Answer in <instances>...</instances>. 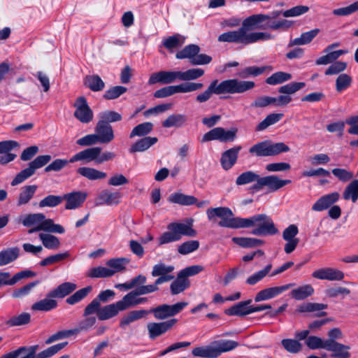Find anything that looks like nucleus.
Listing matches in <instances>:
<instances>
[{
	"label": "nucleus",
	"mask_w": 358,
	"mask_h": 358,
	"mask_svg": "<svg viewBox=\"0 0 358 358\" xmlns=\"http://www.w3.org/2000/svg\"><path fill=\"white\" fill-rule=\"evenodd\" d=\"M312 276L320 280H341L344 278V273L340 270L332 268H324L315 271Z\"/></svg>",
	"instance_id": "nucleus-18"
},
{
	"label": "nucleus",
	"mask_w": 358,
	"mask_h": 358,
	"mask_svg": "<svg viewBox=\"0 0 358 358\" xmlns=\"http://www.w3.org/2000/svg\"><path fill=\"white\" fill-rule=\"evenodd\" d=\"M168 201L182 206H191L196 203L197 199L192 195H186L180 192H175L169 196Z\"/></svg>",
	"instance_id": "nucleus-33"
},
{
	"label": "nucleus",
	"mask_w": 358,
	"mask_h": 358,
	"mask_svg": "<svg viewBox=\"0 0 358 358\" xmlns=\"http://www.w3.org/2000/svg\"><path fill=\"white\" fill-rule=\"evenodd\" d=\"M178 322V320L173 318L161 322H150L147 325L149 338L152 340L162 336Z\"/></svg>",
	"instance_id": "nucleus-14"
},
{
	"label": "nucleus",
	"mask_w": 358,
	"mask_h": 358,
	"mask_svg": "<svg viewBox=\"0 0 358 358\" xmlns=\"http://www.w3.org/2000/svg\"><path fill=\"white\" fill-rule=\"evenodd\" d=\"M236 137V130H225L222 127H215L206 132L202 137L201 142L219 141L220 142H231Z\"/></svg>",
	"instance_id": "nucleus-12"
},
{
	"label": "nucleus",
	"mask_w": 358,
	"mask_h": 358,
	"mask_svg": "<svg viewBox=\"0 0 358 358\" xmlns=\"http://www.w3.org/2000/svg\"><path fill=\"white\" fill-rule=\"evenodd\" d=\"M95 133L99 138V143H108L114 138L112 126L108 122L99 120L95 127Z\"/></svg>",
	"instance_id": "nucleus-17"
},
{
	"label": "nucleus",
	"mask_w": 358,
	"mask_h": 358,
	"mask_svg": "<svg viewBox=\"0 0 358 358\" xmlns=\"http://www.w3.org/2000/svg\"><path fill=\"white\" fill-rule=\"evenodd\" d=\"M148 314L146 310H133L123 315L120 320L119 327L121 329H125L132 322L144 318Z\"/></svg>",
	"instance_id": "nucleus-21"
},
{
	"label": "nucleus",
	"mask_w": 358,
	"mask_h": 358,
	"mask_svg": "<svg viewBox=\"0 0 358 358\" xmlns=\"http://www.w3.org/2000/svg\"><path fill=\"white\" fill-rule=\"evenodd\" d=\"M139 296L136 290H133L123 296V298L118 301V306L122 311L129 309V308L136 306V296Z\"/></svg>",
	"instance_id": "nucleus-52"
},
{
	"label": "nucleus",
	"mask_w": 358,
	"mask_h": 358,
	"mask_svg": "<svg viewBox=\"0 0 358 358\" xmlns=\"http://www.w3.org/2000/svg\"><path fill=\"white\" fill-rule=\"evenodd\" d=\"M127 90V88L124 86H114L105 91L103 97L106 100L115 99L125 93Z\"/></svg>",
	"instance_id": "nucleus-64"
},
{
	"label": "nucleus",
	"mask_w": 358,
	"mask_h": 358,
	"mask_svg": "<svg viewBox=\"0 0 358 358\" xmlns=\"http://www.w3.org/2000/svg\"><path fill=\"white\" fill-rule=\"evenodd\" d=\"M255 86V82L250 80H239L234 78L223 80L218 84V80L215 79L204 92L196 96V101L198 103H204L210 99L213 94H241L252 90Z\"/></svg>",
	"instance_id": "nucleus-2"
},
{
	"label": "nucleus",
	"mask_w": 358,
	"mask_h": 358,
	"mask_svg": "<svg viewBox=\"0 0 358 358\" xmlns=\"http://www.w3.org/2000/svg\"><path fill=\"white\" fill-rule=\"evenodd\" d=\"M273 36L267 32H251L248 34L245 31V45L254 43L259 41H267L273 39Z\"/></svg>",
	"instance_id": "nucleus-56"
},
{
	"label": "nucleus",
	"mask_w": 358,
	"mask_h": 358,
	"mask_svg": "<svg viewBox=\"0 0 358 358\" xmlns=\"http://www.w3.org/2000/svg\"><path fill=\"white\" fill-rule=\"evenodd\" d=\"M199 245V242L196 240L187 241L178 246V252L182 255H186L198 250Z\"/></svg>",
	"instance_id": "nucleus-63"
},
{
	"label": "nucleus",
	"mask_w": 358,
	"mask_h": 358,
	"mask_svg": "<svg viewBox=\"0 0 358 358\" xmlns=\"http://www.w3.org/2000/svg\"><path fill=\"white\" fill-rule=\"evenodd\" d=\"M343 197L345 200H351L355 203L358 199V179L354 180L345 187Z\"/></svg>",
	"instance_id": "nucleus-49"
},
{
	"label": "nucleus",
	"mask_w": 358,
	"mask_h": 358,
	"mask_svg": "<svg viewBox=\"0 0 358 358\" xmlns=\"http://www.w3.org/2000/svg\"><path fill=\"white\" fill-rule=\"evenodd\" d=\"M129 262L127 258H113L106 262V265L115 275L116 273L124 271Z\"/></svg>",
	"instance_id": "nucleus-51"
},
{
	"label": "nucleus",
	"mask_w": 358,
	"mask_h": 358,
	"mask_svg": "<svg viewBox=\"0 0 358 358\" xmlns=\"http://www.w3.org/2000/svg\"><path fill=\"white\" fill-rule=\"evenodd\" d=\"M232 241L244 248H255L264 243L263 240L248 237H234Z\"/></svg>",
	"instance_id": "nucleus-45"
},
{
	"label": "nucleus",
	"mask_w": 358,
	"mask_h": 358,
	"mask_svg": "<svg viewBox=\"0 0 358 358\" xmlns=\"http://www.w3.org/2000/svg\"><path fill=\"white\" fill-rule=\"evenodd\" d=\"M319 32L320 29L317 28L303 32L301 34L300 37L291 40L289 43V46L291 47L293 45H303L308 44L313 40Z\"/></svg>",
	"instance_id": "nucleus-35"
},
{
	"label": "nucleus",
	"mask_w": 358,
	"mask_h": 358,
	"mask_svg": "<svg viewBox=\"0 0 358 358\" xmlns=\"http://www.w3.org/2000/svg\"><path fill=\"white\" fill-rule=\"evenodd\" d=\"M314 293V289L311 285H304L292 289L290 296L298 301L303 300L310 296Z\"/></svg>",
	"instance_id": "nucleus-38"
},
{
	"label": "nucleus",
	"mask_w": 358,
	"mask_h": 358,
	"mask_svg": "<svg viewBox=\"0 0 358 358\" xmlns=\"http://www.w3.org/2000/svg\"><path fill=\"white\" fill-rule=\"evenodd\" d=\"M268 16L266 14L252 15L245 18L242 23L245 31L254 29H271L288 31L294 24V22L286 19H280L278 21L266 22Z\"/></svg>",
	"instance_id": "nucleus-3"
},
{
	"label": "nucleus",
	"mask_w": 358,
	"mask_h": 358,
	"mask_svg": "<svg viewBox=\"0 0 358 358\" xmlns=\"http://www.w3.org/2000/svg\"><path fill=\"white\" fill-rule=\"evenodd\" d=\"M245 31L241 27L238 30L222 33L218 36L217 40L220 42L242 43L245 45Z\"/></svg>",
	"instance_id": "nucleus-20"
},
{
	"label": "nucleus",
	"mask_w": 358,
	"mask_h": 358,
	"mask_svg": "<svg viewBox=\"0 0 358 358\" xmlns=\"http://www.w3.org/2000/svg\"><path fill=\"white\" fill-rule=\"evenodd\" d=\"M190 285L189 280L184 278L179 273L176 279L172 282L170 286L171 292L173 295L178 294L188 288Z\"/></svg>",
	"instance_id": "nucleus-36"
},
{
	"label": "nucleus",
	"mask_w": 358,
	"mask_h": 358,
	"mask_svg": "<svg viewBox=\"0 0 358 358\" xmlns=\"http://www.w3.org/2000/svg\"><path fill=\"white\" fill-rule=\"evenodd\" d=\"M96 322V317L92 315L85 317V319L80 320L76 327L72 329L74 334L76 335L80 332L88 331L93 328Z\"/></svg>",
	"instance_id": "nucleus-42"
},
{
	"label": "nucleus",
	"mask_w": 358,
	"mask_h": 358,
	"mask_svg": "<svg viewBox=\"0 0 358 358\" xmlns=\"http://www.w3.org/2000/svg\"><path fill=\"white\" fill-rule=\"evenodd\" d=\"M73 107L76 108L73 116L80 122L87 124L93 120V111L85 96L78 97L73 103Z\"/></svg>",
	"instance_id": "nucleus-11"
},
{
	"label": "nucleus",
	"mask_w": 358,
	"mask_h": 358,
	"mask_svg": "<svg viewBox=\"0 0 358 358\" xmlns=\"http://www.w3.org/2000/svg\"><path fill=\"white\" fill-rule=\"evenodd\" d=\"M40 231L57 234L64 233V227L60 224H55L52 219H48L38 227H32V228L28 230V234H31Z\"/></svg>",
	"instance_id": "nucleus-25"
},
{
	"label": "nucleus",
	"mask_w": 358,
	"mask_h": 358,
	"mask_svg": "<svg viewBox=\"0 0 358 358\" xmlns=\"http://www.w3.org/2000/svg\"><path fill=\"white\" fill-rule=\"evenodd\" d=\"M201 50L200 47L196 44H189L183 49L177 52L176 57L178 59H189V62L193 60V58L199 53Z\"/></svg>",
	"instance_id": "nucleus-37"
},
{
	"label": "nucleus",
	"mask_w": 358,
	"mask_h": 358,
	"mask_svg": "<svg viewBox=\"0 0 358 358\" xmlns=\"http://www.w3.org/2000/svg\"><path fill=\"white\" fill-rule=\"evenodd\" d=\"M84 85L92 92H99L105 87V83L99 75H88L83 80Z\"/></svg>",
	"instance_id": "nucleus-34"
},
{
	"label": "nucleus",
	"mask_w": 358,
	"mask_h": 358,
	"mask_svg": "<svg viewBox=\"0 0 358 358\" xmlns=\"http://www.w3.org/2000/svg\"><path fill=\"white\" fill-rule=\"evenodd\" d=\"M187 306V302H178L173 305L162 304L150 308L148 313L153 314L155 318L158 320H164L179 313Z\"/></svg>",
	"instance_id": "nucleus-9"
},
{
	"label": "nucleus",
	"mask_w": 358,
	"mask_h": 358,
	"mask_svg": "<svg viewBox=\"0 0 358 358\" xmlns=\"http://www.w3.org/2000/svg\"><path fill=\"white\" fill-rule=\"evenodd\" d=\"M252 299L240 301L224 310V313L230 316L244 317L252 313Z\"/></svg>",
	"instance_id": "nucleus-19"
},
{
	"label": "nucleus",
	"mask_w": 358,
	"mask_h": 358,
	"mask_svg": "<svg viewBox=\"0 0 358 358\" xmlns=\"http://www.w3.org/2000/svg\"><path fill=\"white\" fill-rule=\"evenodd\" d=\"M294 286H295L294 283H289L281 286L271 287L264 289L256 294L255 297V301L259 302L273 299L280 295L282 292L288 290L289 289L293 287Z\"/></svg>",
	"instance_id": "nucleus-15"
},
{
	"label": "nucleus",
	"mask_w": 358,
	"mask_h": 358,
	"mask_svg": "<svg viewBox=\"0 0 358 358\" xmlns=\"http://www.w3.org/2000/svg\"><path fill=\"white\" fill-rule=\"evenodd\" d=\"M77 172L82 176L92 180L103 179L106 177V173L89 167H80L77 170Z\"/></svg>",
	"instance_id": "nucleus-47"
},
{
	"label": "nucleus",
	"mask_w": 358,
	"mask_h": 358,
	"mask_svg": "<svg viewBox=\"0 0 358 358\" xmlns=\"http://www.w3.org/2000/svg\"><path fill=\"white\" fill-rule=\"evenodd\" d=\"M39 238L44 247L48 249L55 250L60 246L59 239L57 236L50 234L41 233L39 234Z\"/></svg>",
	"instance_id": "nucleus-53"
},
{
	"label": "nucleus",
	"mask_w": 358,
	"mask_h": 358,
	"mask_svg": "<svg viewBox=\"0 0 358 358\" xmlns=\"http://www.w3.org/2000/svg\"><path fill=\"white\" fill-rule=\"evenodd\" d=\"M259 176L255 172L251 171H245L238 176L236 180V184L237 185H244L246 184L251 183L252 182H257L259 179Z\"/></svg>",
	"instance_id": "nucleus-60"
},
{
	"label": "nucleus",
	"mask_w": 358,
	"mask_h": 358,
	"mask_svg": "<svg viewBox=\"0 0 358 358\" xmlns=\"http://www.w3.org/2000/svg\"><path fill=\"white\" fill-rule=\"evenodd\" d=\"M122 194L119 192H112L108 189L102 191L97 197L96 205H117L120 203Z\"/></svg>",
	"instance_id": "nucleus-24"
},
{
	"label": "nucleus",
	"mask_w": 358,
	"mask_h": 358,
	"mask_svg": "<svg viewBox=\"0 0 358 358\" xmlns=\"http://www.w3.org/2000/svg\"><path fill=\"white\" fill-rule=\"evenodd\" d=\"M20 248H8L0 252V266L7 265L15 261L20 256Z\"/></svg>",
	"instance_id": "nucleus-32"
},
{
	"label": "nucleus",
	"mask_w": 358,
	"mask_h": 358,
	"mask_svg": "<svg viewBox=\"0 0 358 358\" xmlns=\"http://www.w3.org/2000/svg\"><path fill=\"white\" fill-rule=\"evenodd\" d=\"M20 143L13 140L2 141L0 142V154L6 155V157H17V154L11 153L13 150L18 151Z\"/></svg>",
	"instance_id": "nucleus-40"
},
{
	"label": "nucleus",
	"mask_w": 358,
	"mask_h": 358,
	"mask_svg": "<svg viewBox=\"0 0 358 358\" xmlns=\"http://www.w3.org/2000/svg\"><path fill=\"white\" fill-rule=\"evenodd\" d=\"M292 78V75L287 72L278 71L266 79V83L271 85L281 84Z\"/></svg>",
	"instance_id": "nucleus-57"
},
{
	"label": "nucleus",
	"mask_w": 358,
	"mask_h": 358,
	"mask_svg": "<svg viewBox=\"0 0 358 358\" xmlns=\"http://www.w3.org/2000/svg\"><path fill=\"white\" fill-rule=\"evenodd\" d=\"M76 287L75 283L66 282L49 292L48 296L63 299L76 290Z\"/></svg>",
	"instance_id": "nucleus-28"
},
{
	"label": "nucleus",
	"mask_w": 358,
	"mask_h": 358,
	"mask_svg": "<svg viewBox=\"0 0 358 358\" xmlns=\"http://www.w3.org/2000/svg\"><path fill=\"white\" fill-rule=\"evenodd\" d=\"M202 69H189L185 71H179V80L189 81L196 80L204 75Z\"/></svg>",
	"instance_id": "nucleus-54"
},
{
	"label": "nucleus",
	"mask_w": 358,
	"mask_h": 358,
	"mask_svg": "<svg viewBox=\"0 0 358 358\" xmlns=\"http://www.w3.org/2000/svg\"><path fill=\"white\" fill-rule=\"evenodd\" d=\"M47 220L43 213H33L26 215L22 220V223L27 227H38Z\"/></svg>",
	"instance_id": "nucleus-46"
},
{
	"label": "nucleus",
	"mask_w": 358,
	"mask_h": 358,
	"mask_svg": "<svg viewBox=\"0 0 358 358\" xmlns=\"http://www.w3.org/2000/svg\"><path fill=\"white\" fill-rule=\"evenodd\" d=\"M203 87L201 83L185 82L178 85H169L164 87L154 92V97L157 99L166 98L176 93H187L201 89Z\"/></svg>",
	"instance_id": "nucleus-8"
},
{
	"label": "nucleus",
	"mask_w": 358,
	"mask_h": 358,
	"mask_svg": "<svg viewBox=\"0 0 358 358\" xmlns=\"http://www.w3.org/2000/svg\"><path fill=\"white\" fill-rule=\"evenodd\" d=\"M327 350L334 352L333 357L336 358H350V353L348 350L350 349L349 345H345L338 343L336 341L329 340Z\"/></svg>",
	"instance_id": "nucleus-26"
},
{
	"label": "nucleus",
	"mask_w": 358,
	"mask_h": 358,
	"mask_svg": "<svg viewBox=\"0 0 358 358\" xmlns=\"http://www.w3.org/2000/svg\"><path fill=\"white\" fill-rule=\"evenodd\" d=\"M215 357H218L222 353L231 351L237 348L238 342L231 340H217L212 342Z\"/></svg>",
	"instance_id": "nucleus-27"
},
{
	"label": "nucleus",
	"mask_w": 358,
	"mask_h": 358,
	"mask_svg": "<svg viewBox=\"0 0 358 358\" xmlns=\"http://www.w3.org/2000/svg\"><path fill=\"white\" fill-rule=\"evenodd\" d=\"M177 79L179 80V71H160L151 74L148 80V84H170L174 83Z\"/></svg>",
	"instance_id": "nucleus-16"
},
{
	"label": "nucleus",
	"mask_w": 358,
	"mask_h": 358,
	"mask_svg": "<svg viewBox=\"0 0 358 358\" xmlns=\"http://www.w3.org/2000/svg\"><path fill=\"white\" fill-rule=\"evenodd\" d=\"M153 129V124L150 122H145L136 125L129 134L130 138L134 136H144L150 134Z\"/></svg>",
	"instance_id": "nucleus-55"
},
{
	"label": "nucleus",
	"mask_w": 358,
	"mask_h": 358,
	"mask_svg": "<svg viewBox=\"0 0 358 358\" xmlns=\"http://www.w3.org/2000/svg\"><path fill=\"white\" fill-rule=\"evenodd\" d=\"M284 116L283 113H271L256 127V131H260L266 129L269 126L278 122Z\"/></svg>",
	"instance_id": "nucleus-50"
},
{
	"label": "nucleus",
	"mask_w": 358,
	"mask_h": 358,
	"mask_svg": "<svg viewBox=\"0 0 358 358\" xmlns=\"http://www.w3.org/2000/svg\"><path fill=\"white\" fill-rule=\"evenodd\" d=\"M328 307L327 304L319 303H305L298 306L297 311L299 313H313L317 312L315 314L317 317H324L327 315L325 311H320L327 309Z\"/></svg>",
	"instance_id": "nucleus-29"
},
{
	"label": "nucleus",
	"mask_w": 358,
	"mask_h": 358,
	"mask_svg": "<svg viewBox=\"0 0 358 358\" xmlns=\"http://www.w3.org/2000/svg\"><path fill=\"white\" fill-rule=\"evenodd\" d=\"M347 50H338L335 51H329L325 55H323L316 59L315 64L317 65H327L330 63H334L341 55L347 53Z\"/></svg>",
	"instance_id": "nucleus-43"
},
{
	"label": "nucleus",
	"mask_w": 358,
	"mask_h": 358,
	"mask_svg": "<svg viewBox=\"0 0 358 358\" xmlns=\"http://www.w3.org/2000/svg\"><path fill=\"white\" fill-rule=\"evenodd\" d=\"M271 268L272 264H267L262 270H260L249 276L246 279L245 282L250 285H254L257 284L270 273Z\"/></svg>",
	"instance_id": "nucleus-58"
},
{
	"label": "nucleus",
	"mask_w": 358,
	"mask_h": 358,
	"mask_svg": "<svg viewBox=\"0 0 358 358\" xmlns=\"http://www.w3.org/2000/svg\"><path fill=\"white\" fill-rule=\"evenodd\" d=\"M50 159V158H35L34 161L29 163V166L27 169H23L17 174L12 180L11 185H17L31 177L35 173L36 169L45 165Z\"/></svg>",
	"instance_id": "nucleus-13"
},
{
	"label": "nucleus",
	"mask_w": 358,
	"mask_h": 358,
	"mask_svg": "<svg viewBox=\"0 0 358 358\" xmlns=\"http://www.w3.org/2000/svg\"><path fill=\"white\" fill-rule=\"evenodd\" d=\"M209 220L220 217L218 225L221 227L241 229L254 227L251 234L258 236H273L278 234L272 218L266 214H258L248 218L234 217L228 207L210 208L206 210Z\"/></svg>",
	"instance_id": "nucleus-1"
},
{
	"label": "nucleus",
	"mask_w": 358,
	"mask_h": 358,
	"mask_svg": "<svg viewBox=\"0 0 358 358\" xmlns=\"http://www.w3.org/2000/svg\"><path fill=\"white\" fill-rule=\"evenodd\" d=\"M192 354L194 357L202 358H216L212 343L209 345L205 347L194 348L192 351Z\"/></svg>",
	"instance_id": "nucleus-61"
},
{
	"label": "nucleus",
	"mask_w": 358,
	"mask_h": 358,
	"mask_svg": "<svg viewBox=\"0 0 358 358\" xmlns=\"http://www.w3.org/2000/svg\"><path fill=\"white\" fill-rule=\"evenodd\" d=\"M168 231L159 238V245L180 241L182 236L194 237L196 231L192 227V224L172 222L167 227Z\"/></svg>",
	"instance_id": "nucleus-4"
},
{
	"label": "nucleus",
	"mask_w": 358,
	"mask_h": 358,
	"mask_svg": "<svg viewBox=\"0 0 358 358\" xmlns=\"http://www.w3.org/2000/svg\"><path fill=\"white\" fill-rule=\"evenodd\" d=\"M36 189L37 186L36 185H27L22 187L17 200V205L22 206L27 204L34 196Z\"/></svg>",
	"instance_id": "nucleus-44"
},
{
	"label": "nucleus",
	"mask_w": 358,
	"mask_h": 358,
	"mask_svg": "<svg viewBox=\"0 0 358 358\" xmlns=\"http://www.w3.org/2000/svg\"><path fill=\"white\" fill-rule=\"evenodd\" d=\"M329 340L323 341L321 338L316 336H310L306 340V345L311 350L327 348Z\"/></svg>",
	"instance_id": "nucleus-59"
},
{
	"label": "nucleus",
	"mask_w": 358,
	"mask_h": 358,
	"mask_svg": "<svg viewBox=\"0 0 358 358\" xmlns=\"http://www.w3.org/2000/svg\"><path fill=\"white\" fill-rule=\"evenodd\" d=\"M31 322V315L29 313H22L10 317L5 324L8 327L26 325Z\"/></svg>",
	"instance_id": "nucleus-39"
},
{
	"label": "nucleus",
	"mask_w": 358,
	"mask_h": 358,
	"mask_svg": "<svg viewBox=\"0 0 358 358\" xmlns=\"http://www.w3.org/2000/svg\"><path fill=\"white\" fill-rule=\"evenodd\" d=\"M118 304L117 301L101 307V304H99L97 301L93 303H89L84 309L83 317L96 313L99 320H108L117 316L120 311H122Z\"/></svg>",
	"instance_id": "nucleus-6"
},
{
	"label": "nucleus",
	"mask_w": 358,
	"mask_h": 358,
	"mask_svg": "<svg viewBox=\"0 0 358 358\" xmlns=\"http://www.w3.org/2000/svg\"><path fill=\"white\" fill-rule=\"evenodd\" d=\"M87 194L82 192H74L64 194L63 200L66 201V209H76L79 208L85 201Z\"/></svg>",
	"instance_id": "nucleus-22"
},
{
	"label": "nucleus",
	"mask_w": 358,
	"mask_h": 358,
	"mask_svg": "<svg viewBox=\"0 0 358 358\" xmlns=\"http://www.w3.org/2000/svg\"><path fill=\"white\" fill-rule=\"evenodd\" d=\"M306 86L304 82H292L279 87L278 92L289 95L296 92Z\"/></svg>",
	"instance_id": "nucleus-62"
},
{
	"label": "nucleus",
	"mask_w": 358,
	"mask_h": 358,
	"mask_svg": "<svg viewBox=\"0 0 358 358\" xmlns=\"http://www.w3.org/2000/svg\"><path fill=\"white\" fill-rule=\"evenodd\" d=\"M289 150V147L282 142L273 143L271 141L266 140L252 145L249 152L257 157H268L278 155Z\"/></svg>",
	"instance_id": "nucleus-5"
},
{
	"label": "nucleus",
	"mask_w": 358,
	"mask_h": 358,
	"mask_svg": "<svg viewBox=\"0 0 358 358\" xmlns=\"http://www.w3.org/2000/svg\"><path fill=\"white\" fill-rule=\"evenodd\" d=\"M291 182L290 180H281L278 176L273 175L259 177L257 182L250 187V189L253 192H257L262 189L264 187H267L271 192H275L291 183Z\"/></svg>",
	"instance_id": "nucleus-10"
},
{
	"label": "nucleus",
	"mask_w": 358,
	"mask_h": 358,
	"mask_svg": "<svg viewBox=\"0 0 358 358\" xmlns=\"http://www.w3.org/2000/svg\"><path fill=\"white\" fill-rule=\"evenodd\" d=\"M57 305V301L55 298L48 296V293L45 299L33 303L31 309L34 311L48 312L56 308Z\"/></svg>",
	"instance_id": "nucleus-30"
},
{
	"label": "nucleus",
	"mask_w": 358,
	"mask_h": 358,
	"mask_svg": "<svg viewBox=\"0 0 358 358\" xmlns=\"http://www.w3.org/2000/svg\"><path fill=\"white\" fill-rule=\"evenodd\" d=\"M157 137L145 136L138 140L129 148V153L134 154L137 152H143L150 148L157 142Z\"/></svg>",
	"instance_id": "nucleus-31"
},
{
	"label": "nucleus",
	"mask_w": 358,
	"mask_h": 358,
	"mask_svg": "<svg viewBox=\"0 0 358 358\" xmlns=\"http://www.w3.org/2000/svg\"><path fill=\"white\" fill-rule=\"evenodd\" d=\"M92 287L87 286L80 289H78L76 292H74L72 295L69 296L66 299V302L69 305H75L79 302H80L83 299H84L87 296L92 292Z\"/></svg>",
	"instance_id": "nucleus-48"
},
{
	"label": "nucleus",
	"mask_w": 358,
	"mask_h": 358,
	"mask_svg": "<svg viewBox=\"0 0 358 358\" xmlns=\"http://www.w3.org/2000/svg\"><path fill=\"white\" fill-rule=\"evenodd\" d=\"M67 345V341L60 343L52 345L39 353H36V351L39 348L38 345L20 347L19 350L21 355H22L20 358H50L65 348Z\"/></svg>",
	"instance_id": "nucleus-7"
},
{
	"label": "nucleus",
	"mask_w": 358,
	"mask_h": 358,
	"mask_svg": "<svg viewBox=\"0 0 358 358\" xmlns=\"http://www.w3.org/2000/svg\"><path fill=\"white\" fill-rule=\"evenodd\" d=\"M187 121V116L183 114H172L162 122L164 128L180 127Z\"/></svg>",
	"instance_id": "nucleus-41"
},
{
	"label": "nucleus",
	"mask_w": 358,
	"mask_h": 358,
	"mask_svg": "<svg viewBox=\"0 0 358 358\" xmlns=\"http://www.w3.org/2000/svg\"><path fill=\"white\" fill-rule=\"evenodd\" d=\"M340 197L338 192H333L320 197L312 206L315 211H322L336 202Z\"/></svg>",
	"instance_id": "nucleus-23"
}]
</instances>
